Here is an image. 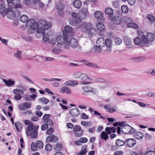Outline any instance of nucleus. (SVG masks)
<instances>
[{"label": "nucleus", "mask_w": 155, "mask_h": 155, "mask_svg": "<svg viewBox=\"0 0 155 155\" xmlns=\"http://www.w3.org/2000/svg\"><path fill=\"white\" fill-rule=\"evenodd\" d=\"M143 40L139 38H136V45H140L142 46H147L151 45L153 41L155 40L154 35L152 33H147L146 36L143 37Z\"/></svg>", "instance_id": "nucleus-1"}, {"label": "nucleus", "mask_w": 155, "mask_h": 155, "mask_svg": "<svg viewBox=\"0 0 155 155\" xmlns=\"http://www.w3.org/2000/svg\"><path fill=\"white\" fill-rule=\"evenodd\" d=\"M39 126L38 125L35 126L33 124H30L27 126L26 134L27 135L30 136L31 138L35 139L38 136V130Z\"/></svg>", "instance_id": "nucleus-2"}, {"label": "nucleus", "mask_w": 155, "mask_h": 155, "mask_svg": "<svg viewBox=\"0 0 155 155\" xmlns=\"http://www.w3.org/2000/svg\"><path fill=\"white\" fill-rule=\"evenodd\" d=\"M82 29L83 32L86 33L90 36H92L97 33L95 29L93 28L92 25L90 23L86 24L84 27L82 28Z\"/></svg>", "instance_id": "nucleus-3"}, {"label": "nucleus", "mask_w": 155, "mask_h": 155, "mask_svg": "<svg viewBox=\"0 0 155 155\" xmlns=\"http://www.w3.org/2000/svg\"><path fill=\"white\" fill-rule=\"evenodd\" d=\"M68 38V35H65V33H63V35H57L56 38L57 43L56 45L57 47L60 48L62 46L65 42H67Z\"/></svg>", "instance_id": "nucleus-4"}, {"label": "nucleus", "mask_w": 155, "mask_h": 155, "mask_svg": "<svg viewBox=\"0 0 155 155\" xmlns=\"http://www.w3.org/2000/svg\"><path fill=\"white\" fill-rule=\"evenodd\" d=\"M126 123V122L124 121L119 122V125L123 127L122 128V131L125 134H132L134 132L130 130L131 126L127 125H125V124Z\"/></svg>", "instance_id": "nucleus-5"}, {"label": "nucleus", "mask_w": 155, "mask_h": 155, "mask_svg": "<svg viewBox=\"0 0 155 155\" xmlns=\"http://www.w3.org/2000/svg\"><path fill=\"white\" fill-rule=\"evenodd\" d=\"M78 45V41L75 38H71L69 41H67L64 44L65 48L68 49L69 48V46H70L73 48H76Z\"/></svg>", "instance_id": "nucleus-6"}, {"label": "nucleus", "mask_w": 155, "mask_h": 155, "mask_svg": "<svg viewBox=\"0 0 155 155\" xmlns=\"http://www.w3.org/2000/svg\"><path fill=\"white\" fill-rule=\"evenodd\" d=\"M13 9L12 6H10L5 11V13L6 14L7 17L10 19H14L15 17L16 12L13 10Z\"/></svg>", "instance_id": "nucleus-7"}, {"label": "nucleus", "mask_w": 155, "mask_h": 155, "mask_svg": "<svg viewBox=\"0 0 155 155\" xmlns=\"http://www.w3.org/2000/svg\"><path fill=\"white\" fill-rule=\"evenodd\" d=\"M81 127L78 125H76L74 127L73 130L74 132H76L74 134L76 137H81L83 134L84 131L83 130H81Z\"/></svg>", "instance_id": "nucleus-8"}, {"label": "nucleus", "mask_w": 155, "mask_h": 155, "mask_svg": "<svg viewBox=\"0 0 155 155\" xmlns=\"http://www.w3.org/2000/svg\"><path fill=\"white\" fill-rule=\"evenodd\" d=\"M109 18L114 23L117 25L120 24L122 23V21L121 17L117 15L113 17L110 16L109 17Z\"/></svg>", "instance_id": "nucleus-9"}, {"label": "nucleus", "mask_w": 155, "mask_h": 155, "mask_svg": "<svg viewBox=\"0 0 155 155\" xmlns=\"http://www.w3.org/2000/svg\"><path fill=\"white\" fill-rule=\"evenodd\" d=\"M58 140V137L54 134H51L47 137L46 142L47 143H51V142L55 143L57 142Z\"/></svg>", "instance_id": "nucleus-10"}, {"label": "nucleus", "mask_w": 155, "mask_h": 155, "mask_svg": "<svg viewBox=\"0 0 155 155\" xmlns=\"http://www.w3.org/2000/svg\"><path fill=\"white\" fill-rule=\"evenodd\" d=\"M83 81L81 82V83L83 84H90L91 83V82L87 81V80H90L91 79L87 76L86 74H82L81 78Z\"/></svg>", "instance_id": "nucleus-11"}, {"label": "nucleus", "mask_w": 155, "mask_h": 155, "mask_svg": "<svg viewBox=\"0 0 155 155\" xmlns=\"http://www.w3.org/2000/svg\"><path fill=\"white\" fill-rule=\"evenodd\" d=\"M40 24L42 25V27L44 28L46 30H47L51 26V22L47 23V21L43 19H41L40 21Z\"/></svg>", "instance_id": "nucleus-12"}, {"label": "nucleus", "mask_w": 155, "mask_h": 155, "mask_svg": "<svg viewBox=\"0 0 155 155\" xmlns=\"http://www.w3.org/2000/svg\"><path fill=\"white\" fill-rule=\"evenodd\" d=\"M70 114L72 117H77L80 113V110L78 108L71 109L69 112Z\"/></svg>", "instance_id": "nucleus-13"}, {"label": "nucleus", "mask_w": 155, "mask_h": 155, "mask_svg": "<svg viewBox=\"0 0 155 155\" xmlns=\"http://www.w3.org/2000/svg\"><path fill=\"white\" fill-rule=\"evenodd\" d=\"M35 22L34 19L33 18L30 19L29 20L28 19V21H27L26 23V26L28 27H30L31 28H35L37 26H36V27L35 26Z\"/></svg>", "instance_id": "nucleus-14"}, {"label": "nucleus", "mask_w": 155, "mask_h": 155, "mask_svg": "<svg viewBox=\"0 0 155 155\" xmlns=\"http://www.w3.org/2000/svg\"><path fill=\"white\" fill-rule=\"evenodd\" d=\"M135 139L133 138L127 139L125 141L127 142L126 147H131L134 146L136 144V142Z\"/></svg>", "instance_id": "nucleus-15"}, {"label": "nucleus", "mask_w": 155, "mask_h": 155, "mask_svg": "<svg viewBox=\"0 0 155 155\" xmlns=\"http://www.w3.org/2000/svg\"><path fill=\"white\" fill-rule=\"evenodd\" d=\"M105 40L103 38H100L97 39V45L98 46L103 47L105 45Z\"/></svg>", "instance_id": "nucleus-16"}, {"label": "nucleus", "mask_w": 155, "mask_h": 155, "mask_svg": "<svg viewBox=\"0 0 155 155\" xmlns=\"http://www.w3.org/2000/svg\"><path fill=\"white\" fill-rule=\"evenodd\" d=\"M20 0H13L12 5V7H14L15 8H21L22 5L19 4Z\"/></svg>", "instance_id": "nucleus-17"}, {"label": "nucleus", "mask_w": 155, "mask_h": 155, "mask_svg": "<svg viewBox=\"0 0 155 155\" xmlns=\"http://www.w3.org/2000/svg\"><path fill=\"white\" fill-rule=\"evenodd\" d=\"M73 28L72 27L69 25H67L65 27L64 30L63 31V33H65V35H68V34L72 31Z\"/></svg>", "instance_id": "nucleus-18"}, {"label": "nucleus", "mask_w": 155, "mask_h": 155, "mask_svg": "<svg viewBox=\"0 0 155 155\" xmlns=\"http://www.w3.org/2000/svg\"><path fill=\"white\" fill-rule=\"evenodd\" d=\"M103 14L99 11H96L94 13L95 17L97 19H103Z\"/></svg>", "instance_id": "nucleus-19"}, {"label": "nucleus", "mask_w": 155, "mask_h": 155, "mask_svg": "<svg viewBox=\"0 0 155 155\" xmlns=\"http://www.w3.org/2000/svg\"><path fill=\"white\" fill-rule=\"evenodd\" d=\"M60 91L62 93L65 92L68 94L71 93V89L69 87L66 86L62 87L60 90Z\"/></svg>", "instance_id": "nucleus-20"}, {"label": "nucleus", "mask_w": 155, "mask_h": 155, "mask_svg": "<svg viewBox=\"0 0 155 155\" xmlns=\"http://www.w3.org/2000/svg\"><path fill=\"white\" fill-rule=\"evenodd\" d=\"M3 81L8 87H10L12 85H14L15 84V81H12L11 79H9L7 81L6 79H3Z\"/></svg>", "instance_id": "nucleus-21"}, {"label": "nucleus", "mask_w": 155, "mask_h": 155, "mask_svg": "<svg viewBox=\"0 0 155 155\" xmlns=\"http://www.w3.org/2000/svg\"><path fill=\"white\" fill-rule=\"evenodd\" d=\"M96 27L97 29L100 31H104L105 29V26L104 24L102 22H99L97 23Z\"/></svg>", "instance_id": "nucleus-22"}, {"label": "nucleus", "mask_w": 155, "mask_h": 155, "mask_svg": "<svg viewBox=\"0 0 155 155\" xmlns=\"http://www.w3.org/2000/svg\"><path fill=\"white\" fill-rule=\"evenodd\" d=\"M126 141L120 139L116 140L115 141V144L117 147H122L125 144Z\"/></svg>", "instance_id": "nucleus-23"}, {"label": "nucleus", "mask_w": 155, "mask_h": 155, "mask_svg": "<svg viewBox=\"0 0 155 155\" xmlns=\"http://www.w3.org/2000/svg\"><path fill=\"white\" fill-rule=\"evenodd\" d=\"M16 130L18 132H20L21 131L22 128V124L19 122H16L15 124Z\"/></svg>", "instance_id": "nucleus-24"}, {"label": "nucleus", "mask_w": 155, "mask_h": 155, "mask_svg": "<svg viewBox=\"0 0 155 155\" xmlns=\"http://www.w3.org/2000/svg\"><path fill=\"white\" fill-rule=\"evenodd\" d=\"M84 92L87 93L88 92H92L93 93L94 88L90 86H87L82 87Z\"/></svg>", "instance_id": "nucleus-25"}, {"label": "nucleus", "mask_w": 155, "mask_h": 155, "mask_svg": "<svg viewBox=\"0 0 155 155\" xmlns=\"http://www.w3.org/2000/svg\"><path fill=\"white\" fill-rule=\"evenodd\" d=\"M73 5L74 7L78 9L80 8L81 6V2L79 0H75L74 2Z\"/></svg>", "instance_id": "nucleus-26"}, {"label": "nucleus", "mask_w": 155, "mask_h": 155, "mask_svg": "<svg viewBox=\"0 0 155 155\" xmlns=\"http://www.w3.org/2000/svg\"><path fill=\"white\" fill-rule=\"evenodd\" d=\"M81 61L84 62V64L88 66L91 67L92 68H98V67L97 65L94 64L90 63L88 62V61L84 60H82Z\"/></svg>", "instance_id": "nucleus-27"}, {"label": "nucleus", "mask_w": 155, "mask_h": 155, "mask_svg": "<svg viewBox=\"0 0 155 155\" xmlns=\"http://www.w3.org/2000/svg\"><path fill=\"white\" fill-rule=\"evenodd\" d=\"M105 13L109 15H112L114 13V11L111 8H107L105 10Z\"/></svg>", "instance_id": "nucleus-28"}, {"label": "nucleus", "mask_w": 155, "mask_h": 155, "mask_svg": "<svg viewBox=\"0 0 155 155\" xmlns=\"http://www.w3.org/2000/svg\"><path fill=\"white\" fill-rule=\"evenodd\" d=\"M13 92L14 94L17 95H23L24 93L23 91L18 89H14Z\"/></svg>", "instance_id": "nucleus-29"}, {"label": "nucleus", "mask_w": 155, "mask_h": 155, "mask_svg": "<svg viewBox=\"0 0 155 155\" xmlns=\"http://www.w3.org/2000/svg\"><path fill=\"white\" fill-rule=\"evenodd\" d=\"M20 19L22 22L25 23L28 20V17L27 15H23L20 16Z\"/></svg>", "instance_id": "nucleus-30"}, {"label": "nucleus", "mask_w": 155, "mask_h": 155, "mask_svg": "<svg viewBox=\"0 0 155 155\" xmlns=\"http://www.w3.org/2000/svg\"><path fill=\"white\" fill-rule=\"evenodd\" d=\"M122 12L123 13H127L129 11V8L126 5H122L121 8Z\"/></svg>", "instance_id": "nucleus-31"}, {"label": "nucleus", "mask_w": 155, "mask_h": 155, "mask_svg": "<svg viewBox=\"0 0 155 155\" xmlns=\"http://www.w3.org/2000/svg\"><path fill=\"white\" fill-rule=\"evenodd\" d=\"M107 134L104 131H103L101 133V139H104L105 140L108 139L109 137Z\"/></svg>", "instance_id": "nucleus-32"}, {"label": "nucleus", "mask_w": 155, "mask_h": 155, "mask_svg": "<svg viewBox=\"0 0 155 155\" xmlns=\"http://www.w3.org/2000/svg\"><path fill=\"white\" fill-rule=\"evenodd\" d=\"M105 43L107 47H111L112 45V41L111 39L109 38L105 40Z\"/></svg>", "instance_id": "nucleus-33"}, {"label": "nucleus", "mask_w": 155, "mask_h": 155, "mask_svg": "<svg viewBox=\"0 0 155 155\" xmlns=\"http://www.w3.org/2000/svg\"><path fill=\"white\" fill-rule=\"evenodd\" d=\"M21 52L19 50H17L16 53L14 54V57L19 60H21L22 57H21Z\"/></svg>", "instance_id": "nucleus-34"}, {"label": "nucleus", "mask_w": 155, "mask_h": 155, "mask_svg": "<svg viewBox=\"0 0 155 155\" xmlns=\"http://www.w3.org/2000/svg\"><path fill=\"white\" fill-rule=\"evenodd\" d=\"M45 29L43 28H39L37 29V32L38 34H39V36H41L43 33H45Z\"/></svg>", "instance_id": "nucleus-35"}, {"label": "nucleus", "mask_w": 155, "mask_h": 155, "mask_svg": "<svg viewBox=\"0 0 155 155\" xmlns=\"http://www.w3.org/2000/svg\"><path fill=\"white\" fill-rule=\"evenodd\" d=\"M38 145L36 143L32 142L31 146V149L32 151H35L37 150Z\"/></svg>", "instance_id": "nucleus-36"}, {"label": "nucleus", "mask_w": 155, "mask_h": 155, "mask_svg": "<svg viewBox=\"0 0 155 155\" xmlns=\"http://www.w3.org/2000/svg\"><path fill=\"white\" fill-rule=\"evenodd\" d=\"M79 18H78V21H81L82 20L85 19L87 16V14H84L82 13H81L79 12Z\"/></svg>", "instance_id": "nucleus-37"}, {"label": "nucleus", "mask_w": 155, "mask_h": 155, "mask_svg": "<svg viewBox=\"0 0 155 155\" xmlns=\"http://www.w3.org/2000/svg\"><path fill=\"white\" fill-rule=\"evenodd\" d=\"M143 137V133L140 132H136V139L140 140L142 139Z\"/></svg>", "instance_id": "nucleus-38"}, {"label": "nucleus", "mask_w": 155, "mask_h": 155, "mask_svg": "<svg viewBox=\"0 0 155 155\" xmlns=\"http://www.w3.org/2000/svg\"><path fill=\"white\" fill-rule=\"evenodd\" d=\"M68 21L70 24L73 26L76 25L78 23L77 21L74 19H70Z\"/></svg>", "instance_id": "nucleus-39"}, {"label": "nucleus", "mask_w": 155, "mask_h": 155, "mask_svg": "<svg viewBox=\"0 0 155 155\" xmlns=\"http://www.w3.org/2000/svg\"><path fill=\"white\" fill-rule=\"evenodd\" d=\"M101 46H98V45H95L94 46V51L97 52H100L101 51Z\"/></svg>", "instance_id": "nucleus-40"}, {"label": "nucleus", "mask_w": 155, "mask_h": 155, "mask_svg": "<svg viewBox=\"0 0 155 155\" xmlns=\"http://www.w3.org/2000/svg\"><path fill=\"white\" fill-rule=\"evenodd\" d=\"M122 42V40L119 38H116L114 39V42L116 45H119L121 44Z\"/></svg>", "instance_id": "nucleus-41"}, {"label": "nucleus", "mask_w": 155, "mask_h": 155, "mask_svg": "<svg viewBox=\"0 0 155 155\" xmlns=\"http://www.w3.org/2000/svg\"><path fill=\"white\" fill-rule=\"evenodd\" d=\"M137 33L139 37H137L136 38H140L142 40H143V37H144L145 36L144 35L143 33L141 30H138L137 31Z\"/></svg>", "instance_id": "nucleus-42"}, {"label": "nucleus", "mask_w": 155, "mask_h": 155, "mask_svg": "<svg viewBox=\"0 0 155 155\" xmlns=\"http://www.w3.org/2000/svg\"><path fill=\"white\" fill-rule=\"evenodd\" d=\"M5 4H1L0 5V14L3 13L4 12H5Z\"/></svg>", "instance_id": "nucleus-43"}, {"label": "nucleus", "mask_w": 155, "mask_h": 155, "mask_svg": "<svg viewBox=\"0 0 155 155\" xmlns=\"http://www.w3.org/2000/svg\"><path fill=\"white\" fill-rule=\"evenodd\" d=\"M42 38L45 41H48L49 40V35L48 34L43 33L42 35Z\"/></svg>", "instance_id": "nucleus-44"}, {"label": "nucleus", "mask_w": 155, "mask_h": 155, "mask_svg": "<svg viewBox=\"0 0 155 155\" xmlns=\"http://www.w3.org/2000/svg\"><path fill=\"white\" fill-rule=\"evenodd\" d=\"M147 18L149 21L151 22L155 20L154 17L152 15L150 14L148 15H147Z\"/></svg>", "instance_id": "nucleus-45"}, {"label": "nucleus", "mask_w": 155, "mask_h": 155, "mask_svg": "<svg viewBox=\"0 0 155 155\" xmlns=\"http://www.w3.org/2000/svg\"><path fill=\"white\" fill-rule=\"evenodd\" d=\"M39 101L45 104H47L49 102V100L45 98H41L39 99Z\"/></svg>", "instance_id": "nucleus-46"}, {"label": "nucleus", "mask_w": 155, "mask_h": 155, "mask_svg": "<svg viewBox=\"0 0 155 155\" xmlns=\"http://www.w3.org/2000/svg\"><path fill=\"white\" fill-rule=\"evenodd\" d=\"M52 148V145L49 143L47 144L45 147V150L47 151H50Z\"/></svg>", "instance_id": "nucleus-47"}, {"label": "nucleus", "mask_w": 155, "mask_h": 155, "mask_svg": "<svg viewBox=\"0 0 155 155\" xmlns=\"http://www.w3.org/2000/svg\"><path fill=\"white\" fill-rule=\"evenodd\" d=\"M36 142L38 147L39 148L41 149L43 147L44 145L42 141H41L37 140Z\"/></svg>", "instance_id": "nucleus-48"}, {"label": "nucleus", "mask_w": 155, "mask_h": 155, "mask_svg": "<svg viewBox=\"0 0 155 155\" xmlns=\"http://www.w3.org/2000/svg\"><path fill=\"white\" fill-rule=\"evenodd\" d=\"M114 107V109L113 108V107H111L107 109V111L109 112L110 113H112L114 112L117 110V107Z\"/></svg>", "instance_id": "nucleus-49"}, {"label": "nucleus", "mask_w": 155, "mask_h": 155, "mask_svg": "<svg viewBox=\"0 0 155 155\" xmlns=\"http://www.w3.org/2000/svg\"><path fill=\"white\" fill-rule=\"evenodd\" d=\"M124 40L126 45H130L131 41L130 39V38H128L127 37H124Z\"/></svg>", "instance_id": "nucleus-50"}, {"label": "nucleus", "mask_w": 155, "mask_h": 155, "mask_svg": "<svg viewBox=\"0 0 155 155\" xmlns=\"http://www.w3.org/2000/svg\"><path fill=\"white\" fill-rule=\"evenodd\" d=\"M64 8V6L61 3H59L57 6V9L58 11L63 10Z\"/></svg>", "instance_id": "nucleus-51"}, {"label": "nucleus", "mask_w": 155, "mask_h": 155, "mask_svg": "<svg viewBox=\"0 0 155 155\" xmlns=\"http://www.w3.org/2000/svg\"><path fill=\"white\" fill-rule=\"evenodd\" d=\"M127 27L128 28H136V24L133 22H130L128 23Z\"/></svg>", "instance_id": "nucleus-52"}, {"label": "nucleus", "mask_w": 155, "mask_h": 155, "mask_svg": "<svg viewBox=\"0 0 155 155\" xmlns=\"http://www.w3.org/2000/svg\"><path fill=\"white\" fill-rule=\"evenodd\" d=\"M31 104L30 102H25L23 103V106L26 108L28 109L31 107Z\"/></svg>", "instance_id": "nucleus-53"}, {"label": "nucleus", "mask_w": 155, "mask_h": 155, "mask_svg": "<svg viewBox=\"0 0 155 155\" xmlns=\"http://www.w3.org/2000/svg\"><path fill=\"white\" fill-rule=\"evenodd\" d=\"M48 128V124L45 123L41 127V129L42 130H45Z\"/></svg>", "instance_id": "nucleus-54"}, {"label": "nucleus", "mask_w": 155, "mask_h": 155, "mask_svg": "<svg viewBox=\"0 0 155 155\" xmlns=\"http://www.w3.org/2000/svg\"><path fill=\"white\" fill-rule=\"evenodd\" d=\"M23 38L25 41H27L30 42L32 41V38L30 36H23Z\"/></svg>", "instance_id": "nucleus-55"}, {"label": "nucleus", "mask_w": 155, "mask_h": 155, "mask_svg": "<svg viewBox=\"0 0 155 155\" xmlns=\"http://www.w3.org/2000/svg\"><path fill=\"white\" fill-rule=\"evenodd\" d=\"M144 155H155V152L153 150H149L145 153Z\"/></svg>", "instance_id": "nucleus-56"}, {"label": "nucleus", "mask_w": 155, "mask_h": 155, "mask_svg": "<svg viewBox=\"0 0 155 155\" xmlns=\"http://www.w3.org/2000/svg\"><path fill=\"white\" fill-rule=\"evenodd\" d=\"M146 95L149 97L153 98L155 97V93L153 92H149L147 93Z\"/></svg>", "instance_id": "nucleus-57"}, {"label": "nucleus", "mask_w": 155, "mask_h": 155, "mask_svg": "<svg viewBox=\"0 0 155 155\" xmlns=\"http://www.w3.org/2000/svg\"><path fill=\"white\" fill-rule=\"evenodd\" d=\"M61 50L60 49H58L55 48H53L52 50V52L54 54H58L60 53Z\"/></svg>", "instance_id": "nucleus-58"}, {"label": "nucleus", "mask_w": 155, "mask_h": 155, "mask_svg": "<svg viewBox=\"0 0 155 155\" xmlns=\"http://www.w3.org/2000/svg\"><path fill=\"white\" fill-rule=\"evenodd\" d=\"M112 5L115 8H117L119 6V3L117 1H114L113 2Z\"/></svg>", "instance_id": "nucleus-59"}, {"label": "nucleus", "mask_w": 155, "mask_h": 155, "mask_svg": "<svg viewBox=\"0 0 155 155\" xmlns=\"http://www.w3.org/2000/svg\"><path fill=\"white\" fill-rule=\"evenodd\" d=\"M82 74H81V72H78L75 73L74 74V78H79L80 77L81 78Z\"/></svg>", "instance_id": "nucleus-60"}, {"label": "nucleus", "mask_w": 155, "mask_h": 155, "mask_svg": "<svg viewBox=\"0 0 155 155\" xmlns=\"http://www.w3.org/2000/svg\"><path fill=\"white\" fill-rule=\"evenodd\" d=\"M54 131V130L53 128H51L48 129L46 131V133L48 134H51Z\"/></svg>", "instance_id": "nucleus-61"}, {"label": "nucleus", "mask_w": 155, "mask_h": 155, "mask_svg": "<svg viewBox=\"0 0 155 155\" xmlns=\"http://www.w3.org/2000/svg\"><path fill=\"white\" fill-rule=\"evenodd\" d=\"M81 116L82 119L85 120L87 119L89 117L88 116L84 113H81Z\"/></svg>", "instance_id": "nucleus-62"}, {"label": "nucleus", "mask_w": 155, "mask_h": 155, "mask_svg": "<svg viewBox=\"0 0 155 155\" xmlns=\"http://www.w3.org/2000/svg\"><path fill=\"white\" fill-rule=\"evenodd\" d=\"M95 81L100 82H103L105 81V80L103 78H96Z\"/></svg>", "instance_id": "nucleus-63"}, {"label": "nucleus", "mask_w": 155, "mask_h": 155, "mask_svg": "<svg viewBox=\"0 0 155 155\" xmlns=\"http://www.w3.org/2000/svg\"><path fill=\"white\" fill-rule=\"evenodd\" d=\"M105 130L106 131V133L108 134H110L112 132L111 128H110L109 127H106L105 129Z\"/></svg>", "instance_id": "nucleus-64"}]
</instances>
